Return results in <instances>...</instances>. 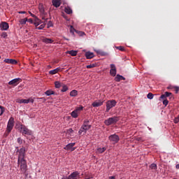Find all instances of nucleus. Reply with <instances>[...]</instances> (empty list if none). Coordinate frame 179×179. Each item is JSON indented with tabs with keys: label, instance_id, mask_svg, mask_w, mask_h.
Here are the masks:
<instances>
[{
	"label": "nucleus",
	"instance_id": "nucleus-50",
	"mask_svg": "<svg viewBox=\"0 0 179 179\" xmlns=\"http://www.w3.org/2000/svg\"><path fill=\"white\" fill-rule=\"evenodd\" d=\"M18 13H20V15H22V14L26 13V11H20V12H18Z\"/></svg>",
	"mask_w": 179,
	"mask_h": 179
},
{
	"label": "nucleus",
	"instance_id": "nucleus-42",
	"mask_svg": "<svg viewBox=\"0 0 179 179\" xmlns=\"http://www.w3.org/2000/svg\"><path fill=\"white\" fill-rule=\"evenodd\" d=\"M164 94L166 97H170V96H171L172 94L171 92H166Z\"/></svg>",
	"mask_w": 179,
	"mask_h": 179
},
{
	"label": "nucleus",
	"instance_id": "nucleus-15",
	"mask_svg": "<svg viewBox=\"0 0 179 179\" xmlns=\"http://www.w3.org/2000/svg\"><path fill=\"white\" fill-rule=\"evenodd\" d=\"M52 2L55 8H59L61 6V0H52Z\"/></svg>",
	"mask_w": 179,
	"mask_h": 179
},
{
	"label": "nucleus",
	"instance_id": "nucleus-32",
	"mask_svg": "<svg viewBox=\"0 0 179 179\" xmlns=\"http://www.w3.org/2000/svg\"><path fill=\"white\" fill-rule=\"evenodd\" d=\"M110 73L111 76H115L117 75V70H111L110 71Z\"/></svg>",
	"mask_w": 179,
	"mask_h": 179
},
{
	"label": "nucleus",
	"instance_id": "nucleus-49",
	"mask_svg": "<svg viewBox=\"0 0 179 179\" xmlns=\"http://www.w3.org/2000/svg\"><path fill=\"white\" fill-rule=\"evenodd\" d=\"M78 34H79L80 36H85V32H83V31H79Z\"/></svg>",
	"mask_w": 179,
	"mask_h": 179
},
{
	"label": "nucleus",
	"instance_id": "nucleus-38",
	"mask_svg": "<svg viewBox=\"0 0 179 179\" xmlns=\"http://www.w3.org/2000/svg\"><path fill=\"white\" fill-rule=\"evenodd\" d=\"M94 67H96V64H89L87 66V69H91V68H94Z\"/></svg>",
	"mask_w": 179,
	"mask_h": 179
},
{
	"label": "nucleus",
	"instance_id": "nucleus-7",
	"mask_svg": "<svg viewBox=\"0 0 179 179\" xmlns=\"http://www.w3.org/2000/svg\"><path fill=\"white\" fill-rule=\"evenodd\" d=\"M108 140L110 142H113V143H118L120 141V136L117 134H112L108 137Z\"/></svg>",
	"mask_w": 179,
	"mask_h": 179
},
{
	"label": "nucleus",
	"instance_id": "nucleus-16",
	"mask_svg": "<svg viewBox=\"0 0 179 179\" xmlns=\"http://www.w3.org/2000/svg\"><path fill=\"white\" fill-rule=\"evenodd\" d=\"M85 57L87 59H92V58H94V53L92 52H85Z\"/></svg>",
	"mask_w": 179,
	"mask_h": 179
},
{
	"label": "nucleus",
	"instance_id": "nucleus-37",
	"mask_svg": "<svg viewBox=\"0 0 179 179\" xmlns=\"http://www.w3.org/2000/svg\"><path fill=\"white\" fill-rule=\"evenodd\" d=\"M45 27V24H43L41 26L36 27V29H38V30H43V29H44Z\"/></svg>",
	"mask_w": 179,
	"mask_h": 179
},
{
	"label": "nucleus",
	"instance_id": "nucleus-22",
	"mask_svg": "<svg viewBox=\"0 0 179 179\" xmlns=\"http://www.w3.org/2000/svg\"><path fill=\"white\" fill-rule=\"evenodd\" d=\"M64 12L67 13V15H72V8L69 6H66L64 8Z\"/></svg>",
	"mask_w": 179,
	"mask_h": 179
},
{
	"label": "nucleus",
	"instance_id": "nucleus-44",
	"mask_svg": "<svg viewBox=\"0 0 179 179\" xmlns=\"http://www.w3.org/2000/svg\"><path fill=\"white\" fill-rule=\"evenodd\" d=\"M163 104L164 106H167V104H169V101L167 99H164L163 101Z\"/></svg>",
	"mask_w": 179,
	"mask_h": 179
},
{
	"label": "nucleus",
	"instance_id": "nucleus-40",
	"mask_svg": "<svg viewBox=\"0 0 179 179\" xmlns=\"http://www.w3.org/2000/svg\"><path fill=\"white\" fill-rule=\"evenodd\" d=\"M68 90V87L66 85H64L62 87V89L61 90V92H66Z\"/></svg>",
	"mask_w": 179,
	"mask_h": 179
},
{
	"label": "nucleus",
	"instance_id": "nucleus-17",
	"mask_svg": "<svg viewBox=\"0 0 179 179\" xmlns=\"http://www.w3.org/2000/svg\"><path fill=\"white\" fill-rule=\"evenodd\" d=\"M115 82H121V80H125V78L121 75L117 74L115 78Z\"/></svg>",
	"mask_w": 179,
	"mask_h": 179
},
{
	"label": "nucleus",
	"instance_id": "nucleus-47",
	"mask_svg": "<svg viewBox=\"0 0 179 179\" xmlns=\"http://www.w3.org/2000/svg\"><path fill=\"white\" fill-rule=\"evenodd\" d=\"M174 122H175V124H178V122H179V119H178V117H176V118L174 119Z\"/></svg>",
	"mask_w": 179,
	"mask_h": 179
},
{
	"label": "nucleus",
	"instance_id": "nucleus-18",
	"mask_svg": "<svg viewBox=\"0 0 179 179\" xmlns=\"http://www.w3.org/2000/svg\"><path fill=\"white\" fill-rule=\"evenodd\" d=\"M61 71V68L57 67V69L54 70H51L49 71L50 75H55V73H58Z\"/></svg>",
	"mask_w": 179,
	"mask_h": 179
},
{
	"label": "nucleus",
	"instance_id": "nucleus-14",
	"mask_svg": "<svg viewBox=\"0 0 179 179\" xmlns=\"http://www.w3.org/2000/svg\"><path fill=\"white\" fill-rule=\"evenodd\" d=\"M103 103L104 101H95L92 103V106H93L94 107H101V106H103Z\"/></svg>",
	"mask_w": 179,
	"mask_h": 179
},
{
	"label": "nucleus",
	"instance_id": "nucleus-55",
	"mask_svg": "<svg viewBox=\"0 0 179 179\" xmlns=\"http://www.w3.org/2000/svg\"><path fill=\"white\" fill-rule=\"evenodd\" d=\"M96 52H97V54L101 55V52L100 50H97Z\"/></svg>",
	"mask_w": 179,
	"mask_h": 179
},
{
	"label": "nucleus",
	"instance_id": "nucleus-35",
	"mask_svg": "<svg viewBox=\"0 0 179 179\" xmlns=\"http://www.w3.org/2000/svg\"><path fill=\"white\" fill-rule=\"evenodd\" d=\"M150 169L152 170H157V165L156 164H152L150 165Z\"/></svg>",
	"mask_w": 179,
	"mask_h": 179
},
{
	"label": "nucleus",
	"instance_id": "nucleus-26",
	"mask_svg": "<svg viewBox=\"0 0 179 179\" xmlns=\"http://www.w3.org/2000/svg\"><path fill=\"white\" fill-rule=\"evenodd\" d=\"M45 94H46V96H51L52 94H55V92L51 90H49L45 92Z\"/></svg>",
	"mask_w": 179,
	"mask_h": 179
},
{
	"label": "nucleus",
	"instance_id": "nucleus-43",
	"mask_svg": "<svg viewBox=\"0 0 179 179\" xmlns=\"http://www.w3.org/2000/svg\"><path fill=\"white\" fill-rule=\"evenodd\" d=\"M110 69L111 70H117V68H115V64H110Z\"/></svg>",
	"mask_w": 179,
	"mask_h": 179
},
{
	"label": "nucleus",
	"instance_id": "nucleus-1",
	"mask_svg": "<svg viewBox=\"0 0 179 179\" xmlns=\"http://www.w3.org/2000/svg\"><path fill=\"white\" fill-rule=\"evenodd\" d=\"M18 154L17 164L20 165V170L22 173H26L27 169V164L24 157L26 156V148L22 147L20 150H17Z\"/></svg>",
	"mask_w": 179,
	"mask_h": 179
},
{
	"label": "nucleus",
	"instance_id": "nucleus-8",
	"mask_svg": "<svg viewBox=\"0 0 179 179\" xmlns=\"http://www.w3.org/2000/svg\"><path fill=\"white\" fill-rule=\"evenodd\" d=\"M16 103H19L20 104H29V103H34V99L30 98L29 99H18L16 100Z\"/></svg>",
	"mask_w": 179,
	"mask_h": 179
},
{
	"label": "nucleus",
	"instance_id": "nucleus-57",
	"mask_svg": "<svg viewBox=\"0 0 179 179\" xmlns=\"http://www.w3.org/2000/svg\"><path fill=\"white\" fill-rule=\"evenodd\" d=\"M62 179H70V178H69V176L68 178H63Z\"/></svg>",
	"mask_w": 179,
	"mask_h": 179
},
{
	"label": "nucleus",
	"instance_id": "nucleus-4",
	"mask_svg": "<svg viewBox=\"0 0 179 179\" xmlns=\"http://www.w3.org/2000/svg\"><path fill=\"white\" fill-rule=\"evenodd\" d=\"M15 119L13 117H10L8 122L7 124V128H6V132H8L6 135V136H8L9 134H10L11 131L13 129V127L15 125L14 124Z\"/></svg>",
	"mask_w": 179,
	"mask_h": 179
},
{
	"label": "nucleus",
	"instance_id": "nucleus-25",
	"mask_svg": "<svg viewBox=\"0 0 179 179\" xmlns=\"http://www.w3.org/2000/svg\"><path fill=\"white\" fill-rule=\"evenodd\" d=\"M78 114L79 113L74 110L73 112H71V115L73 117V118H78Z\"/></svg>",
	"mask_w": 179,
	"mask_h": 179
},
{
	"label": "nucleus",
	"instance_id": "nucleus-59",
	"mask_svg": "<svg viewBox=\"0 0 179 179\" xmlns=\"http://www.w3.org/2000/svg\"><path fill=\"white\" fill-rule=\"evenodd\" d=\"M0 58H1V56H0Z\"/></svg>",
	"mask_w": 179,
	"mask_h": 179
},
{
	"label": "nucleus",
	"instance_id": "nucleus-41",
	"mask_svg": "<svg viewBox=\"0 0 179 179\" xmlns=\"http://www.w3.org/2000/svg\"><path fill=\"white\" fill-rule=\"evenodd\" d=\"M52 26H54V24H52V22L49 21L48 23V28L49 29V27H52Z\"/></svg>",
	"mask_w": 179,
	"mask_h": 179
},
{
	"label": "nucleus",
	"instance_id": "nucleus-36",
	"mask_svg": "<svg viewBox=\"0 0 179 179\" xmlns=\"http://www.w3.org/2000/svg\"><path fill=\"white\" fill-rule=\"evenodd\" d=\"M115 48L120 51H125V48L123 46H116Z\"/></svg>",
	"mask_w": 179,
	"mask_h": 179
},
{
	"label": "nucleus",
	"instance_id": "nucleus-33",
	"mask_svg": "<svg viewBox=\"0 0 179 179\" xmlns=\"http://www.w3.org/2000/svg\"><path fill=\"white\" fill-rule=\"evenodd\" d=\"M154 96L155 95L152 92H150V93L148 94L147 97L150 100H152V99H153Z\"/></svg>",
	"mask_w": 179,
	"mask_h": 179
},
{
	"label": "nucleus",
	"instance_id": "nucleus-52",
	"mask_svg": "<svg viewBox=\"0 0 179 179\" xmlns=\"http://www.w3.org/2000/svg\"><path fill=\"white\" fill-rule=\"evenodd\" d=\"M8 35L6 34V33L3 34V37L5 38V37H6Z\"/></svg>",
	"mask_w": 179,
	"mask_h": 179
},
{
	"label": "nucleus",
	"instance_id": "nucleus-34",
	"mask_svg": "<svg viewBox=\"0 0 179 179\" xmlns=\"http://www.w3.org/2000/svg\"><path fill=\"white\" fill-rule=\"evenodd\" d=\"M5 113V108L2 106H0V116Z\"/></svg>",
	"mask_w": 179,
	"mask_h": 179
},
{
	"label": "nucleus",
	"instance_id": "nucleus-54",
	"mask_svg": "<svg viewBox=\"0 0 179 179\" xmlns=\"http://www.w3.org/2000/svg\"><path fill=\"white\" fill-rule=\"evenodd\" d=\"M109 179H115V176H110V177H109Z\"/></svg>",
	"mask_w": 179,
	"mask_h": 179
},
{
	"label": "nucleus",
	"instance_id": "nucleus-29",
	"mask_svg": "<svg viewBox=\"0 0 179 179\" xmlns=\"http://www.w3.org/2000/svg\"><path fill=\"white\" fill-rule=\"evenodd\" d=\"M27 22V17L20 20V24H26Z\"/></svg>",
	"mask_w": 179,
	"mask_h": 179
},
{
	"label": "nucleus",
	"instance_id": "nucleus-2",
	"mask_svg": "<svg viewBox=\"0 0 179 179\" xmlns=\"http://www.w3.org/2000/svg\"><path fill=\"white\" fill-rule=\"evenodd\" d=\"M89 122H90L87 119H86L84 121L83 124L82 125L80 129L78 131V134L80 135H82L83 132H86V131H89V129H90V128H92V125L89 124Z\"/></svg>",
	"mask_w": 179,
	"mask_h": 179
},
{
	"label": "nucleus",
	"instance_id": "nucleus-30",
	"mask_svg": "<svg viewBox=\"0 0 179 179\" xmlns=\"http://www.w3.org/2000/svg\"><path fill=\"white\" fill-rule=\"evenodd\" d=\"M55 86L56 89H59V87H61V83H59V81H55Z\"/></svg>",
	"mask_w": 179,
	"mask_h": 179
},
{
	"label": "nucleus",
	"instance_id": "nucleus-20",
	"mask_svg": "<svg viewBox=\"0 0 179 179\" xmlns=\"http://www.w3.org/2000/svg\"><path fill=\"white\" fill-rule=\"evenodd\" d=\"M43 42L45 43V44H52V43H54V41H52V39L51 38H45L43 39Z\"/></svg>",
	"mask_w": 179,
	"mask_h": 179
},
{
	"label": "nucleus",
	"instance_id": "nucleus-53",
	"mask_svg": "<svg viewBox=\"0 0 179 179\" xmlns=\"http://www.w3.org/2000/svg\"><path fill=\"white\" fill-rule=\"evenodd\" d=\"M69 132L72 133V132H73V130L72 129H69Z\"/></svg>",
	"mask_w": 179,
	"mask_h": 179
},
{
	"label": "nucleus",
	"instance_id": "nucleus-58",
	"mask_svg": "<svg viewBox=\"0 0 179 179\" xmlns=\"http://www.w3.org/2000/svg\"><path fill=\"white\" fill-rule=\"evenodd\" d=\"M177 118L179 120V115H178V116L177 117Z\"/></svg>",
	"mask_w": 179,
	"mask_h": 179
},
{
	"label": "nucleus",
	"instance_id": "nucleus-5",
	"mask_svg": "<svg viewBox=\"0 0 179 179\" xmlns=\"http://www.w3.org/2000/svg\"><path fill=\"white\" fill-rule=\"evenodd\" d=\"M20 132L22 135H33V131L29 129L24 124H20Z\"/></svg>",
	"mask_w": 179,
	"mask_h": 179
},
{
	"label": "nucleus",
	"instance_id": "nucleus-9",
	"mask_svg": "<svg viewBox=\"0 0 179 179\" xmlns=\"http://www.w3.org/2000/svg\"><path fill=\"white\" fill-rule=\"evenodd\" d=\"M20 82H22V78H17L8 82V85L10 86H17Z\"/></svg>",
	"mask_w": 179,
	"mask_h": 179
},
{
	"label": "nucleus",
	"instance_id": "nucleus-31",
	"mask_svg": "<svg viewBox=\"0 0 179 179\" xmlns=\"http://www.w3.org/2000/svg\"><path fill=\"white\" fill-rule=\"evenodd\" d=\"M83 110V106H80V107H78L76 108V110L78 114Z\"/></svg>",
	"mask_w": 179,
	"mask_h": 179
},
{
	"label": "nucleus",
	"instance_id": "nucleus-56",
	"mask_svg": "<svg viewBox=\"0 0 179 179\" xmlns=\"http://www.w3.org/2000/svg\"><path fill=\"white\" fill-rule=\"evenodd\" d=\"M176 168L179 169V164H176Z\"/></svg>",
	"mask_w": 179,
	"mask_h": 179
},
{
	"label": "nucleus",
	"instance_id": "nucleus-21",
	"mask_svg": "<svg viewBox=\"0 0 179 179\" xmlns=\"http://www.w3.org/2000/svg\"><path fill=\"white\" fill-rule=\"evenodd\" d=\"M66 54H69L71 57H76L78 55V51L76 50H69L66 52Z\"/></svg>",
	"mask_w": 179,
	"mask_h": 179
},
{
	"label": "nucleus",
	"instance_id": "nucleus-48",
	"mask_svg": "<svg viewBox=\"0 0 179 179\" xmlns=\"http://www.w3.org/2000/svg\"><path fill=\"white\" fill-rule=\"evenodd\" d=\"M27 22H29V23H34L33 19H31V18L27 19Z\"/></svg>",
	"mask_w": 179,
	"mask_h": 179
},
{
	"label": "nucleus",
	"instance_id": "nucleus-11",
	"mask_svg": "<svg viewBox=\"0 0 179 179\" xmlns=\"http://www.w3.org/2000/svg\"><path fill=\"white\" fill-rule=\"evenodd\" d=\"M4 62L6 64H11V65H16L17 64V61L15 59H5Z\"/></svg>",
	"mask_w": 179,
	"mask_h": 179
},
{
	"label": "nucleus",
	"instance_id": "nucleus-23",
	"mask_svg": "<svg viewBox=\"0 0 179 179\" xmlns=\"http://www.w3.org/2000/svg\"><path fill=\"white\" fill-rule=\"evenodd\" d=\"M38 9L39 12L42 13V15H44V13H45V10L44 9V6H43V4H39Z\"/></svg>",
	"mask_w": 179,
	"mask_h": 179
},
{
	"label": "nucleus",
	"instance_id": "nucleus-45",
	"mask_svg": "<svg viewBox=\"0 0 179 179\" xmlns=\"http://www.w3.org/2000/svg\"><path fill=\"white\" fill-rule=\"evenodd\" d=\"M70 32H71L73 34L75 33V29L73 28V26H71Z\"/></svg>",
	"mask_w": 179,
	"mask_h": 179
},
{
	"label": "nucleus",
	"instance_id": "nucleus-28",
	"mask_svg": "<svg viewBox=\"0 0 179 179\" xmlns=\"http://www.w3.org/2000/svg\"><path fill=\"white\" fill-rule=\"evenodd\" d=\"M34 26L37 27V26H40L41 24V20H40L38 18H36V20L35 22H34Z\"/></svg>",
	"mask_w": 179,
	"mask_h": 179
},
{
	"label": "nucleus",
	"instance_id": "nucleus-12",
	"mask_svg": "<svg viewBox=\"0 0 179 179\" xmlns=\"http://www.w3.org/2000/svg\"><path fill=\"white\" fill-rule=\"evenodd\" d=\"M70 179H79V172L75 171L69 176Z\"/></svg>",
	"mask_w": 179,
	"mask_h": 179
},
{
	"label": "nucleus",
	"instance_id": "nucleus-10",
	"mask_svg": "<svg viewBox=\"0 0 179 179\" xmlns=\"http://www.w3.org/2000/svg\"><path fill=\"white\" fill-rule=\"evenodd\" d=\"M76 143H71L66 145V147L64 148L65 150H71V152H73L76 148H73L75 146Z\"/></svg>",
	"mask_w": 179,
	"mask_h": 179
},
{
	"label": "nucleus",
	"instance_id": "nucleus-13",
	"mask_svg": "<svg viewBox=\"0 0 179 179\" xmlns=\"http://www.w3.org/2000/svg\"><path fill=\"white\" fill-rule=\"evenodd\" d=\"M0 27L2 29V30H8V29H9V24H8L6 22H2L0 24Z\"/></svg>",
	"mask_w": 179,
	"mask_h": 179
},
{
	"label": "nucleus",
	"instance_id": "nucleus-3",
	"mask_svg": "<svg viewBox=\"0 0 179 179\" xmlns=\"http://www.w3.org/2000/svg\"><path fill=\"white\" fill-rule=\"evenodd\" d=\"M120 121V117L117 116H114L113 117H109L108 119L104 121V124L108 127L110 125H113V124H117Z\"/></svg>",
	"mask_w": 179,
	"mask_h": 179
},
{
	"label": "nucleus",
	"instance_id": "nucleus-51",
	"mask_svg": "<svg viewBox=\"0 0 179 179\" xmlns=\"http://www.w3.org/2000/svg\"><path fill=\"white\" fill-rule=\"evenodd\" d=\"M29 13H30V15H31V16L32 17H36L34 14H33V13H30V12H29Z\"/></svg>",
	"mask_w": 179,
	"mask_h": 179
},
{
	"label": "nucleus",
	"instance_id": "nucleus-46",
	"mask_svg": "<svg viewBox=\"0 0 179 179\" xmlns=\"http://www.w3.org/2000/svg\"><path fill=\"white\" fill-rule=\"evenodd\" d=\"M166 95L165 94H162L161 95V96L159 97V99H162V100H164V99H166Z\"/></svg>",
	"mask_w": 179,
	"mask_h": 179
},
{
	"label": "nucleus",
	"instance_id": "nucleus-27",
	"mask_svg": "<svg viewBox=\"0 0 179 179\" xmlns=\"http://www.w3.org/2000/svg\"><path fill=\"white\" fill-rule=\"evenodd\" d=\"M107 150V148L106 147H103L102 148H98L97 149V153H104Z\"/></svg>",
	"mask_w": 179,
	"mask_h": 179
},
{
	"label": "nucleus",
	"instance_id": "nucleus-19",
	"mask_svg": "<svg viewBox=\"0 0 179 179\" xmlns=\"http://www.w3.org/2000/svg\"><path fill=\"white\" fill-rule=\"evenodd\" d=\"M167 89H169V90H174V91H176V93H178V90H179L178 87H176V86H173V85L168 86Z\"/></svg>",
	"mask_w": 179,
	"mask_h": 179
},
{
	"label": "nucleus",
	"instance_id": "nucleus-39",
	"mask_svg": "<svg viewBox=\"0 0 179 179\" xmlns=\"http://www.w3.org/2000/svg\"><path fill=\"white\" fill-rule=\"evenodd\" d=\"M17 142L19 143V145H22V143H23V139H22V138H18L17 139Z\"/></svg>",
	"mask_w": 179,
	"mask_h": 179
},
{
	"label": "nucleus",
	"instance_id": "nucleus-6",
	"mask_svg": "<svg viewBox=\"0 0 179 179\" xmlns=\"http://www.w3.org/2000/svg\"><path fill=\"white\" fill-rule=\"evenodd\" d=\"M117 106V101L114 99L109 100L106 102V113H108L111 108Z\"/></svg>",
	"mask_w": 179,
	"mask_h": 179
},
{
	"label": "nucleus",
	"instance_id": "nucleus-24",
	"mask_svg": "<svg viewBox=\"0 0 179 179\" xmlns=\"http://www.w3.org/2000/svg\"><path fill=\"white\" fill-rule=\"evenodd\" d=\"M70 96L71 97H76L78 96V90H73L70 92Z\"/></svg>",
	"mask_w": 179,
	"mask_h": 179
}]
</instances>
